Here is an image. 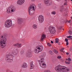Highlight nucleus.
I'll use <instances>...</instances> for the list:
<instances>
[{"mask_svg": "<svg viewBox=\"0 0 72 72\" xmlns=\"http://www.w3.org/2000/svg\"><path fill=\"white\" fill-rule=\"evenodd\" d=\"M46 38V35L45 34H43L42 35L41 38V40L42 41L45 38Z\"/></svg>", "mask_w": 72, "mask_h": 72, "instance_id": "a211bd4d", "label": "nucleus"}, {"mask_svg": "<svg viewBox=\"0 0 72 72\" xmlns=\"http://www.w3.org/2000/svg\"><path fill=\"white\" fill-rule=\"evenodd\" d=\"M68 23H70V22H71V21H68Z\"/></svg>", "mask_w": 72, "mask_h": 72, "instance_id": "37998d69", "label": "nucleus"}, {"mask_svg": "<svg viewBox=\"0 0 72 72\" xmlns=\"http://www.w3.org/2000/svg\"><path fill=\"white\" fill-rule=\"evenodd\" d=\"M65 41H66V42H68V39H67V38H66L65 39Z\"/></svg>", "mask_w": 72, "mask_h": 72, "instance_id": "e433bc0d", "label": "nucleus"}, {"mask_svg": "<svg viewBox=\"0 0 72 72\" xmlns=\"http://www.w3.org/2000/svg\"><path fill=\"white\" fill-rule=\"evenodd\" d=\"M64 5H67V2H65L64 4Z\"/></svg>", "mask_w": 72, "mask_h": 72, "instance_id": "4c0bfd02", "label": "nucleus"}, {"mask_svg": "<svg viewBox=\"0 0 72 72\" xmlns=\"http://www.w3.org/2000/svg\"><path fill=\"white\" fill-rule=\"evenodd\" d=\"M58 59H60L61 58V56H58L57 57Z\"/></svg>", "mask_w": 72, "mask_h": 72, "instance_id": "72a5a7b5", "label": "nucleus"}, {"mask_svg": "<svg viewBox=\"0 0 72 72\" xmlns=\"http://www.w3.org/2000/svg\"><path fill=\"white\" fill-rule=\"evenodd\" d=\"M71 48H70V50H71Z\"/></svg>", "mask_w": 72, "mask_h": 72, "instance_id": "de8ad7c7", "label": "nucleus"}, {"mask_svg": "<svg viewBox=\"0 0 72 72\" xmlns=\"http://www.w3.org/2000/svg\"><path fill=\"white\" fill-rule=\"evenodd\" d=\"M65 63H66L67 64H70V63H71V62H67L66 61H65Z\"/></svg>", "mask_w": 72, "mask_h": 72, "instance_id": "cd10ccee", "label": "nucleus"}, {"mask_svg": "<svg viewBox=\"0 0 72 72\" xmlns=\"http://www.w3.org/2000/svg\"><path fill=\"white\" fill-rule=\"evenodd\" d=\"M22 53H24V52H23V51H21V54H22Z\"/></svg>", "mask_w": 72, "mask_h": 72, "instance_id": "a18cd8bd", "label": "nucleus"}, {"mask_svg": "<svg viewBox=\"0 0 72 72\" xmlns=\"http://www.w3.org/2000/svg\"><path fill=\"white\" fill-rule=\"evenodd\" d=\"M46 55V53L45 52H43L42 54V56L43 57H45Z\"/></svg>", "mask_w": 72, "mask_h": 72, "instance_id": "412c9836", "label": "nucleus"}, {"mask_svg": "<svg viewBox=\"0 0 72 72\" xmlns=\"http://www.w3.org/2000/svg\"><path fill=\"white\" fill-rule=\"evenodd\" d=\"M59 42V39L58 38H56L55 39V42L56 43H58Z\"/></svg>", "mask_w": 72, "mask_h": 72, "instance_id": "4be33fe9", "label": "nucleus"}, {"mask_svg": "<svg viewBox=\"0 0 72 72\" xmlns=\"http://www.w3.org/2000/svg\"><path fill=\"white\" fill-rule=\"evenodd\" d=\"M66 60H68V59H66Z\"/></svg>", "mask_w": 72, "mask_h": 72, "instance_id": "49530a36", "label": "nucleus"}, {"mask_svg": "<svg viewBox=\"0 0 72 72\" xmlns=\"http://www.w3.org/2000/svg\"><path fill=\"white\" fill-rule=\"evenodd\" d=\"M21 67L24 68H27V64L25 62L21 66Z\"/></svg>", "mask_w": 72, "mask_h": 72, "instance_id": "f3484780", "label": "nucleus"}, {"mask_svg": "<svg viewBox=\"0 0 72 72\" xmlns=\"http://www.w3.org/2000/svg\"><path fill=\"white\" fill-rule=\"evenodd\" d=\"M32 27L33 29H37V25L36 24H34L32 26Z\"/></svg>", "mask_w": 72, "mask_h": 72, "instance_id": "6ab92c4d", "label": "nucleus"}, {"mask_svg": "<svg viewBox=\"0 0 72 72\" xmlns=\"http://www.w3.org/2000/svg\"><path fill=\"white\" fill-rule=\"evenodd\" d=\"M49 53L50 54H51L52 55V54H53V52L52 51H49Z\"/></svg>", "mask_w": 72, "mask_h": 72, "instance_id": "5701e85b", "label": "nucleus"}, {"mask_svg": "<svg viewBox=\"0 0 72 72\" xmlns=\"http://www.w3.org/2000/svg\"><path fill=\"white\" fill-rule=\"evenodd\" d=\"M35 67V65H30V69H33Z\"/></svg>", "mask_w": 72, "mask_h": 72, "instance_id": "aec40b11", "label": "nucleus"}, {"mask_svg": "<svg viewBox=\"0 0 72 72\" xmlns=\"http://www.w3.org/2000/svg\"><path fill=\"white\" fill-rule=\"evenodd\" d=\"M33 62L32 61L30 63V65H33Z\"/></svg>", "mask_w": 72, "mask_h": 72, "instance_id": "7c9ffc66", "label": "nucleus"}, {"mask_svg": "<svg viewBox=\"0 0 72 72\" xmlns=\"http://www.w3.org/2000/svg\"><path fill=\"white\" fill-rule=\"evenodd\" d=\"M57 1H61V0H56Z\"/></svg>", "mask_w": 72, "mask_h": 72, "instance_id": "79ce46f5", "label": "nucleus"}, {"mask_svg": "<svg viewBox=\"0 0 72 72\" xmlns=\"http://www.w3.org/2000/svg\"><path fill=\"white\" fill-rule=\"evenodd\" d=\"M44 4L48 6L51 5L52 2L49 0H43Z\"/></svg>", "mask_w": 72, "mask_h": 72, "instance_id": "1a4fd4ad", "label": "nucleus"}, {"mask_svg": "<svg viewBox=\"0 0 72 72\" xmlns=\"http://www.w3.org/2000/svg\"><path fill=\"white\" fill-rule=\"evenodd\" d=\"M51 43L52 44H53V41H51Z\"/></svg>", "mask_w": 72, "mask_h": 72, "instance_id": "a19ab883", "label": "nucleus"}, {"mask_svg": "<svg viewBox=\"0 0 72 72\" xmlns=\"http://www.w3.org/2000/svg\"><path fill=\"white\" fill-rule=\"evenodd\" d=\"M64 50V48H62L61 50V51H63V50Z\"/></svg>", "mask_w": 72, "mask_h": 72, "instance_id": "c9c22d12", "label": "nucleus"}, {"mask_svg": "<svg viewBox=\"0 0 72 72\" xmlns=\"http://www.w3.org/2000/svg\"><path fill=\"white\" fill-rule=\"evenodd\" d=\"M44 60H45V59H44V58H41L39 61V64L43 63H44L45 62H44Z\"/></svg>", "mask_w": 72, "mask_h": 72, "instance_id": "dca6fc26", "label": "nucleus"}, {"mask_svg": "<svg viewBox=\"0 0 72 72\" xmlns=\"http://www.w3.org/2000/svg\"><path fill=\"white\" fill-rule=\"evenodd\" d=\"M49 30L51 34H54L57 32L55 28L53 26H50L49 28Z\"/></svg>", "mask_w": 72, "mask_h": 72, "instance_id": "0eeeda50", "label": "nucleus"}, {"mask_svg": "<svg viewBox=\"0 0 72 72\" xmlns=\"http://www.w3.org/2000/svg\"><path fill=\"white\" fill-rule=\"evenodd\" d=\"M31 1L32 2H35L36 1V0H31Z\"/></svg>", "mask_w": 72, "mask_h": 72, "instance_id": "58836bf2", "label": "nucleus"}, {"mask_svg": "<svg viewBox=\"0 0 72 72\" xmlns=\"http://www.w3.org/2000/svg\"><path fill=\"white\" fill-rule=\"evenodd\" d=\"M26 56L28 58H30L32 57V55L31 54V51H28L26 53Z\"/></svg>", "mask_w": 72, "mask_h": 72, "instance_id": "9d476101", "label": "nucleus"}, {"mask_svg": "<svg viewBox=\"0 0 72 72\" xmlns=\"http://www.w3.org/2000/svg\"><path fill=\"white\" fill-rule=\"evenodd\" d=\"M38 6L39 8H41V3H39L38 4Z\"/></svg>", "mask_w": 72, "mask_h": 72, "instance_id": "b1692460", "label": "nucleus"}, {"mask_svg": "<svg viewBox=\"0 0 72 72\" xmlns=\"http://www.w3.org/2000/svg\"><path fill=\"white\" fill-rule=\"evenodd\" d=\"M25 2V0H18L17 1V4L18 5H22Z\"/></svg>", "mask_w": 72, "mask_h": 72, "instance_id": "f8f14e48", "label": "nucleus"}, {"mask_svg": "<svg viewBox=\"0 0 72 72\" xmlns=\"http://www.w3.org/2000/svg\"><path fill=\"white\" fill-rule=\"evenodd\" d=\"M43 46L42 45H39L37 46L34 50V52L35 54H38L40 52H41L43 50Z\"/></svg>", "mask_w": 72, "mask_h": 72, "instance_id": "20e7f679", "label": "nucleus"}, {"mask_svg": "<svg viewBox=\"0 0 72 72\" xmlns=\"http://www.w3.org/2000/svg\"><path fill=\"white\" fill-rule=\"evenodd\" d=\"M47 45L48 46H51V44L49 43H47Z\"/></svg>", "mask_w": 72, "mask_h": 72, "instance_id": "2f4dec72", "label": "nucleus"}, {"mask_svg": "<svg viewBox=\"0 0 72 72\" xmlns=\"http://www.w3.org/2000/svg\"><path fill=\"white\" fill-rule=\"evenodd\" d=\"M16 9L13 6H11L8 8L7 10V12L8 14H10V13H12L15 11Z\"/></svg>", "mask_w": 72, "mask_h": 72, "instance_id": "423d86ee", "label": "nucleus"}, {"mask_svg": "<svg viewBox=\"0 0 72 72\" xmlns=\"http://www.w3.org/2000/svg\"><path fill=\"white\" fill-rule=\"evenodd\" d=\"M38 19L39 22L40 23H42L44 22V16L42 15H39L38 17Z\"/></svg>", "mask_w": 72, "mask_h": 72, "instance_id": "9b49d317", "label": "nucleus"}, {"mask_svg": "<svg viewBox=\"0 0 72 72\" xmlns=\"http://www.w3.org/2000/svg\"><path fill=\"white\" fill-rule=\"evenodd\" d=\"M63 30H64V29H63Z\"/></svg>", "mask_w": 72, "mask_h": 72, "instance_id": "09e8293b", "label": "nucleus"}, {"mask_svg": "<svg viewBox=\"0 0 72 72\" xmlns=\"http://www.w3.org/2000/svg\"><path fill=\"white\" fill-rule=\"evenodd\" d=\"M12 20H7L5 22L4 26L6 28H9L12 26Z\"/></svg>", "mask_w": 72, "mask_h": 72, "instance_id": "39448f33", "label": "nucleus"}, {"mask_svg": "<svg viewBox=\"0 0 72 72\" xmlns=\"http://www.w3.org/2000/svg\"><path fill=\"white\" fill-rule=\"evenodd\" d=\"M35 7L30 6L29 8V13L30 15H32L35 13Z\"/></svg>", "mask_w": 72, "mask_h": 72, "instance_id": "6e6552de", "label": "nucleus"}, {"mask_svg": "<svg viewBox=\"0 0 72 72\" xmlns=\"http://www.w3.org/2000/svg\"><path fill=\"white\" fill-rule=\"evenodd\" d=\"M72 37V36H69L67 37H68V38H71Z\"/></svg>", "mask_w": 72, "mask_h": 72, "instance_id": "f704fd0d", "label": "nucleus"}, {"mask_svg": "<svg viewBox=\"0 0 72 72\" xmlns=\"http://www.w3.org/2000/svg\"><path fill=\"white\" fill-rule=\"evenodd\" d=\"M68 61H71V58L69 57L68 58Z\"/></svg>", "mask_w": 72, "mask_h": 72, "instance_id": "473e14b6", "label": "nucleus"}, {"mask_svg": "<svg viewBox=\"0 0 72 72\" xmlns=\"http://www.w3.org/2000/svg\"><path fill=\"white\" fill-rule=\"evenodd\" d=\"M40 65L41 67L43 68H45L46 67V64L45 62L40 64Z\"/></svg>", "mask_w": 72, "mask_h": 72, "instance_id": "ddd939ff", "label": "nucleus"}, {"mask_svg": "<svg viewBox=\"0 0 72 72\" xmlns=\"http://www.w3.org/2000/svg\"><path fill=\"white\" fill-rule=\"evenodd\" d=\"M17 22L18 24H21L23 23V19L21 18H19L18 19Z\"/></svg>", "mask_w": 72, "mask_h": 72, "instance_id": "4468645a", "label": "nucleus"}, {"mask_svg": "<svg viewBox=\"0 0 72 72\" xmlns=\"http://www.w3.org/2000/svg\"><path fill=\"white\" fill-rule=\"evenodd\" d=\"M55 70L57 72H68L69 71V68L65 66L58 65L55 67Z\"/></svg>", "mask_w": 72, "mask_h": 72, "instance_id": "f257e3e1", "label": "nucleus"}, {"mask_svg": "<svg viewBox=\"0 0 72 72\" xmlns=\"http://www.w3.org/2000/svg\"><path fill=\"white\" fill-rule=\"evenodd\" d=\"M44 72H51L50 70H46L44 71Z\"/></svg>", "mask_w": 72, "mask_h": 72, "instance_id": "bb28decb", "label": "nucleus"}, {"mask_svg": "<svg viewBox=\"0 0 72 72\" xmlns=\"http://www.w3.org/2000/svg\"><path fill=\"white\" fill-rule=\"evenodd\" d=\"M51 13L52 14H53V15H55V14H56V12L55 11H53L51 12Z\"/></svg>", "mask_w": 72, "mask_h": 72, "instance_id": "a878e982", "label": "nucleus"}, {"mask_svg": "<svg viewBox=\"0 0 72 72\" xmlns=\"http://www.w3.org/2000/svg\"><path fill=\"white\" fill-rule=\"evenodd\" d=\"M70 34V35H72V32L71 31H69L68 32Z\"/></svg>", "mask_w": 72, "mask_h": 72, "instance_id": "c756f323", "label": "nucleus"}, {"mask_svg": "<svg viewBox=\"0 0 72 72\" xmlns=\"http://www.w3.org/2000/svg\"><path fill=\"white\" fill-rule=\"evenodd\" d=\"M1 38L2 39L0 41V46L2 48H4L6 46V42L7 39L3 36H1Z\"/></svg>", "mask_w": 72, "mask_h": 72, "instance_id": "f03ea898", "label": "nucleus"}, {"mask_svg": "<svg viewBox=\"0 0 72 72\" xmlns=\"http://www.w3.org/2000/svg\"><path fill=\"white\" fill-rule=\"evenodd\" d=\"M66 54H67L68 55V54H69V53H66Z\"/></svg>", "mask_w": 72, "mask_h": 72, "instance_id": "c03bdc74", "label": "nucleus"}, {"mask_svg": "<svg viewBox=\"0 0 72 72\" xmlns=\"http://www.w3.org/2000/svg\"><path fill=\"white\" fill-rule=\"evenodd\" d=\"M71 1H72V0H71Z\"/></svg>", "mask_w": 72, "mask_h": 72, "instance_id": "8fccbe9b", "label": "nucleus"}, {"mask_svg": "<svg viewBox=\"0 0 72 72\" xmlns=\"http://www.w3.org/2000/svg\"><path fill=\"white\" fill-rule=\"evenodd\" d=\"M16 54H17V53L16 52H15V51H12L11 55H8L6 56V60L8 62H11V61L12 60L11 58L13 57H14V55H16Z\"/></svg>", "mask_w": 72, "mask_h": 72, "instance_id": "7ed1b4c3", "label": "nucleus"}, {"mask_svg": "<svg viewBox=\"0 0 72 72\" xmlns=\"http://www.w3.org/2000/svg\"><path fill=\"white\" fill-rule=\"evenodd\" d=\"M14 45L15 46H17V48H21V47L22 46V44L21 43H18L15 44H14Z\"/></svg>", "mask_w": 72, "mask_h": 72, "instance_id": "2eb2a0df", "label": "nucleus"}, {"mask_svg": "<svg viewBox=\"0 0 72 72\" xmlns=\"http://www.w3.org/2000/svg\"><path fill=\"white\" fill-rule=\"evenodd\" d=\"M60 11L61 12H63V8H61L60 10Z\"/></svg>", "mask_w": 72, "mask_h": 72, "instance_id": "c85d7f7f", "label": "nucleus"}, {"mask_svg": "<svg viewBox=\"0 0 72 72\" xmlns=\"http://www.w3.org/2000/svg\"><path fill=\"white\" fill-rule=\"evenodd\" d=\"M68 45V42H66V45Z\"/></svg>", "mask_w": 72, "mask_h": 72, "instance_id": "ea45409f", "label": "nucleus"}, {"mask_svg": "<svg viewBox=\"0 0 72 72\" xmlns=\"http://www.w3.org/2000/svg\"><path fill=\"white\" fill-rule=\"evenodd\" d=\"M54 52L55 53H58V51H57V50L54 49L53 50Z\"/></svg>", "mask_w": 72, "mask_h": 72, "instance_id": "393cba45", "label": "nucleus"}]
</instances>
